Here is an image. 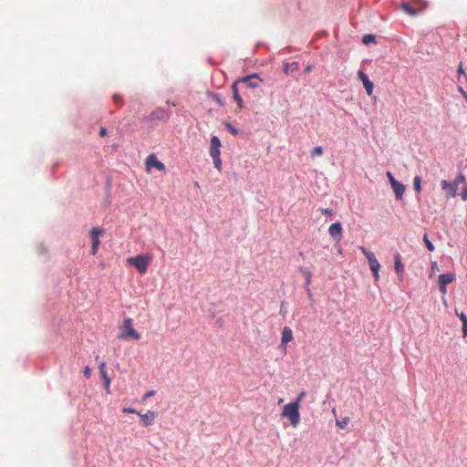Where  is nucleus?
<instances>
[{
  "label": "nucleus",
  "instance_id": "1",
  "mask_svg": "<svg viewBox=\"0 0 467 467\" xmlns=\"http://www.w3.org/2000/svg\"><path fill=\"white\" fill-rule=\"evenodd\" d=\"M466 182V178L462 173H459L453 182H448L446 180H442L441 182V189L445 192V196L447 199L453 198L457 195L458 186L461 183H464Z\"/></svg>",
  "mask_w": 467,
  "mask_h": 467
},
{
  "label": "nucleus",
  "instance_id": "2",
  "mask_svg": "<svg viewBox=\"0 0 467 467\" xmlns=\"http://www.w3.org/2000/svg\"><path fill=\"white\" fill-rule=\"evenodd\" d=\"M299 408L298 402H290L283 408L282 416L287 418L294 428H296L300 421Z\"/></svg>",
  "mask_w": 467,
  "mask_h": 467
},
{
  "label": "nucleus",
  "instance_id": "3",
  "mask_svg": "<svg viewBox=\"0 0 467 467\" xmlns=\"http://www.w3.org/2000/svg\"><path fill=\"white\" fill-rule=\"evenodd\" d=\"M119 338H120V339L133 338L135 340H139L140 338V335L133 328L131 318L128 317L123 320L122 326L120 327V334L119 335Z\"/></svg>",
  "mask_w": 467,
  "mask_h": 467
},
{
  "label": "nucleus",
  "instance_id": "4",
  "mask_svg": "<svg viewBox=\"0 0 467 467\" xmlns=\"http://www.w3.org/2000/svg\"><path fill=\"white\" fill-rule=\"evenodd\" d=\"M129 265L134 266L140 274H144L149 266L150 257L143 254H139L134 257L128 258Z\"/></svg>",
  "mask_w": 467,
  "mask_h": 467
},
{
  "label": "nucleus",
  "instance_id": "5",
  "mask_svg": "<svg viewBox=\"0 0 467 467\" xmlns=\"http://www.w3.org/2000/svg\"><path fill=\"white\" fill-rule=\"evenodd\" d=\"M359 249L363 253V254L367 257L368 264H369L370 270L372 271L376 281H378L379 279V271L380 268V265H379V261L375 257L374 254L372 252L367 250L364 246H360Z\"/></svg>",
  "mask_w": 467,
  "mask_h": 467
},
{
  "label": "nucleus",
  "instance_id": "6",
  "mask_svg": "<svg viewBox=\"0 0 467 467\" xmlns=\"http://www.w3.org/2000/svg\"><path fill=\"white\" fill-rule=\"evenodd\" d=\"M145 165L147 172H150L151 168H155L161 171H165V165L157 159L155 154H150L146 158Z\"/></svg>",
  "mask_w": 467,
  "mask_h": 467
},
{
  "label": "nucleus",
  "instance_id": "7",
  "mask_svg": "<svg viewBox=\"0 0 467 467\" xmlns=\"http://www.w3.org/2000/svg\"><path fill=\"white\" fill-rule=\"evenodd\" d=\"M104 234V230L100 228H92L90 231V237L92 240V248L91 253L93 255H95L98 252L100 241L99 239V235H102Z\"/></svg>",
  "mask_w": 467,
  "mask_h": 467
},
{
  "label": "nucleus",
  "instance_id": "8",
  "mask_svg": "<svg viewBox=\"0 0 467 467\" xmlns=\"http://www.w3.org/2000/svg\"><path fill=\"white\" fill-rule=\"evenodd\" d=\"M454 280V275L452 274H441L439 275V288L441 294L447 293L446 285L451 284Z\"/></svg>",
  "mask_w": 467,
  "mask_h": 467
},
{
  "label": "nucleus",
  "instance_id": "9",
  "mask_svg": "<svg viewBox=\"0 0 467 467\" xmlns=\"http://www.w3.org/2000/svg\"><path fill=\"white\" fill-rule=\"evenodd\" d=\"M138 415L141 419L142 425L144 427H148V426H150L154 422V420L157 417V412L152 411V410H148L144 414H141L140 412H139Z\"/></svg>",
  "mask_w": 467,
  "mask_h": 467
},
{
  "label": "nucleus",
  "instance_id": "10",
  "mask_svg": "<svg viewBox=\"0 0 467 467\" xmlns=\"http://www.w3.org/2000/svg\"><path fill=\"white\" fill-rule=\"evenodd\" d=\"M358 77L362 81L368 95L370 96L373 92L374 84L369 80L368 77L363 71H358Z\"/></svg>",
  "mask_w": 467,
  "mask_h": 467
},
{
  "label": "nucleus",
  "instance_id": "11",
  "mask_svg": "<svg viewBox=\"0 0 467 467\" xmlns=\"http://www.w3.org/2000/svg\"><path fill=\"white\" fill-rule=\"evenodd\" d=\"M328 234L333 239L339 241L341 239V235H342L341 223H332L328 228Z\"/></svg>",
  "mask_w": 467,
  "mask_h": 467
},
{
  "label": "nucleus",
  "instance_id": "12",
  "mask_svg": "<svg viewBox=\"0 0 467 467\" xmlns=\"http://www.w3.org/2000/svg\"><path fill=\"white\" fill-rule=\"evenodd\" d=\"M221 141L218 137L213 136L211 139L210 155L212 158L218 157L221 154L220 151Z\"/></svg>",
  "mask_w": 467,
  "mask_h": 467
},
{
  "label": "nucleus",
  "instance_id": "13",
  "mask_svg": "<svg viewBox=\"0 0 467 467\" xmlns=\"http://www.w3.org/2000/svg\"><path fill=\"white\" fill-rule=\"evenodd\" d=\"M239 83H244L247 88H256L259 85L258 76L257 75H250L242 78L237 79Z\"/></svg>",
  "mask_w": 467,
  "mask_h": 467
},
{
  "label": "nucleus",
  "instance_id": "14",
  "mask_svg": "<svg viewBox=\"0 0 467 467\" xmlns=\"http://www.w3.org/2000/svg\"><path fill=\"white\" fill-rule=\"evenodd\" d=\"M293 340V332L290 327H285L282 330L281 346L285 349L288 342Z\"/></svg>",
  "mask_w": 467,
  "mask_h": 467
},
{
  "label": "nucleus",
  "instance_id": "15",
  "mask_svg": "<svg viewBox=\"0 0 467 467\" xmlns=\"http://www.w3.org/2000/svg\"><path fill=\"white\" fill-rule=\"evenodd\" d=\"M301 273L303 274V275L305 276L306 278V282H305V288L309 296V297H312V293H311V290L309 288V285L311 284V278H312V274L311 272L306 269V268H302L301 270Z\"/></svg>",
  "mask_w": 467,
  "mask_h": 467
},
{
  "label": "nucleus",
  "instance_id": "16",
  "mask_svg": "<svg viewBox=\"0 0 467 467\" xmlns=\"http://www.w3.org/2000/svg\"><path fill=\"white\" fill-rule=\"evenodd\" d=\"M238 84H239V81H237V80L234 81L232 85V90H233V95H234V100L237 102L239 109H242L244 107V100L241 98V96L239 95V91H238V88H237Z\"/></svg>",
  "mask_w": 467,
  "mask_h": 467
},
{
  "label": "nucleus",
  "instance_id": "17",
  "mask_svg": "<svg viewBox=\"0 0 467 467\" xmlns=\"http://www.w3.org/2000/svg\"><path fill=\"white\" fill-rule=\"evenodd\" d=\"M391 187L395 192L396 198L400 200L405 192V186L400 182H393Z\"/></svg>",
  "mask_w": 467,
  "mask_h": 467
},
{
  "label": "nucleus",
  "instance_id": "18",
  "mask_svg": "<svg viewBox=\"0 0 467 467\" xmlns=\"http://www.w3.org/2000/svg\"><path fill=\"white\" fill-rule=\"evenodd\" d=\"M394 262H395V270H396L397 274L399 275H402L403 271H404V266L401 263L400 254L399 253H397L395 254Z\"/></svg>",
  "mask_w": 467,
  "mask_h": 467
},
{
  "label": "nucleus",
  "instance_id": "19",
  "mask_svg": "<svg viewBox=\"0 0 467 467\" xmlns=\"http://www.w3.org/2000/svg\"><path fill=\"white\" fill-rule=\"evenodd\" d=\"M402 10L410 16H416L418 11L410 3H403L401 5Z\"/></svg>",
  "mask_w": 467,
  "mask_h": 467
},
{
  "label": "nucleus",
  "instance_id": "20",
  "mask_svg": "<svg viewBox=\"0 0 467 467\" xmlns=\"http://www.w3.org/2000/svg\"><path fill=\"white\" fill-rule=\"evenodd\" d=\"M298 68V63L297 62H293L291 64L289 63H286L285 65V68H284V72L285 74H289V72H293L294 70H296Z\"/></svg>",
  "mask_w": 467,
  "mask_h": 467
},
{
  "label": "nucleus",
  "instance_id": "21",
  "mask_svg": "<svg viewBox=\"0 0 467 467\" xmlns=\"http://www.w3.org/2000/svg\"><path fill=\"white\" fill-rule=\"evenodd\" d=\"M112 99L118 108L122 107V105L124 103V99L120 94H118V93L113 94Z\"/></svg>",
  "mask_w": 467,
  "mask_h": 467
},
{
  "label": "nucleus",
  "instance_id": "22",
  "mask_svg": "<svg viewBox=\"0 0 467 467\" xmlns=\"http://www.w3.org/2000/svg\"><path fill=\"white\" fill-rule=\"evenodd\" d=\"M349 417H344L341 420H336V424L340 429H345L349 423Z\"/></svg>",
  "mask_w": 467,
  "mask_h": 467
},
{
  "label": "nucleus",
  "instance_id": "23",
  "mask_svg": "<svg viewBox=\"0 0 467 467\" xmlns=\"http://www.w3.org/2000/svg\"><path fill=\"white\" fill-rule=\"evenodd\" d=\"M413 188L417 192H420L421 191V178L420 176H416L413 181Z\"/></svg>",
  "mask_w": 467,
  "mask_h": 467
},
{
  "label": "nucleus",
  "instance_id": "24",
  "mask_svg": "<svg viewBox=\"0 0 467 467\" xmlns=\"http://www.w3.org/2000/svg\"><path fill=\"white\" fill-rule=\"evenodd\" d=\"M311 157L312 158H315V157H318V156H321L323 154V149L321 146H317L315 147L312 150H311Z\"/></svg>",
  "mask_w": 467,
  "mask_h": 467
},
{
  "label": "nucleus",
  "instance_id": "25",
  "mask_svg": "<svg viewBox=\"0 0 467 467\" xmlns=\"http://www.w3.org/2000/svg\"><path fill=\"white\" fill-rule=\"evenodd\" d=\"M423 241H424V243H425V244H426L427 249H428L429 251L432 252V251L434 250V245H433V244L429 240V237H428V235H427L426 234L423 235Z\"/></svg>",
  "mask_w": 467,
  "mask_h": 467
},
{
  "label": "nucleus",
  "instance_id": "26",
  "mask_svg": "<svg viewBox=\"0 0 467 467\" xmlns=\"http://www.w3.org/2000/svg\"><path fill=\"white\" fill-rule=\"evenodd\" d=\"M103 379V381H104V386H105V389L108 393L110 392L109 389H110V383H111V379L108 376V375H104V377H102Z\"/></svg>",
  "mask_w": 467,
  "mask_h": 467
},
{
  "label": "nucleus",
  "instance_id": "27",
  "mask_svg": "<svg viewBox=\"0 0 467 467\" xmlns=\"http://www.w3.org/2000/svg\"><path fill=\"white\" fill-rule=\"evenodd\" d=\"M371 42H375V36L374 35H365L363 36V43L368 45Z\"/></svg>",
  "mask_w": 467,
  "mask_h": 467
},
{
  "label": "nucleus",
  "instance_id": "28",
  "mask_svg": "<svg viewBox=\"0 0 467 467\" xmlns=\"http://www.w3.org/2000/svg\"><path fill=\"white\" fill-rule=\"evenodd\" d=\"M213 160L214 167H215L218 171H221V170H222V161H221L220 156H218V157H213Z\"/></svg>",
  "mask_w": 467,
  "mask_h": 467
},
{
  "label": "nucleus",
  "instance_id": "29",
  "mask_svg": "<svg viewBox=\"0 0 467 467\" xmlns=\"http://www.w3.org/2000/svg\"><path fill=\"white\" fill-rule=\"evenodd\" d=\"M99 372H100L101 377H104V375H108L107 371H106V363L105 362L102 361L99 364Z\"/></svg>",
  "mask_w": 467,
  "mask_h": 467
},
{
  "label": "nucleus",
  "instance_id": "30",
  "mask_svg": "<svg viewBox=\"0 0 467 467\" xmlns=\"http://www.w3.org/2000/svg\"><path fill=\"white\" fill-rule=\"evenodd\" d=\"M456 315L460 317V319L462 320V324L467 322V317L464 313H461L459 314L458 312H456Z\"/></svg>",
  "mask_w": 467,
  "mask_h": 467
},
{
  "label": "nucleus",
  "instance_id": "31",
  "mask_svg": "<svg viewBox=\"0 0 467 467\" xmlns=\"http://www.w3.org/2000/svg\"><path fill=\"white\" fill-rule=\"evenodd\" d=\"M83 373H84V376L87 378V379H89L90 378V375H91V370L89 368V367H86L83 370Z\"/></svg>",
  "mask_w": 467,
  "mask_h": 467
},
{
  "label": "nucleus",
  "instance_id": "32",
  "mask_svg": "<svg viewBox=\"0 0 467 467\" xmlns=\"http://www.w3.org/2000/svg\"><path fill=\"white\" fill-rule=\"evenodd\" d=\"M226 127L232 132V134L236 135L238 133L237 130L234 128L230 123H227Z\"/></svg>",
  "mask_w": 467,
  "mask_h": 467
},
{
  "label": "nucleus",
  "instance_id": "33",
  "mask_svg": "<svg viewBox=\"0 0 467 467\" xmlns=\"http://www.w3.org/2000/svg\"><path fill=\"white\" fill-rule=\"evenodd\" d=\"M387 177L389 178L391 185L393 184V182H398L397 180H395V178L393 177V175H392V173L390 171L387 172Z\"/></svg>",
  "mask_w": 467,
  "mask_h": 467
},
{
  "label": "nucleus",
  "instance_id": "34",
  "mask_svg": "<svg viewBox=\"0 0 467 467\" xmlns=\"http://www.w3.org/2000/svg\"><path fill=\"white\" fill-rule=\"evenodd\" d=\"M321 213L327 215H331L333 213V211L329 208H322Z\"/></svg>",
  "mask_w": 467,
  "mask_h": 467
},
{
  "label": "nucleus",
  "instance_id": "35",
  "mask_svg": "<svg viewBox=\"0 0 467 467\" xmlns=\"http://www.w3.org/2000/svg\"><path fill=\"white\" fill-rule=\"evenodd\" d=\"M123 412L124 413H136V414L139 413L136 410L131 409V408H124Z\"/></svg>",
  "mask_w": 467,
  "mask_h": 467
},
{
  "label": "nucleus",
  "instance_id": "36",
  "mask_svg": "<svg viewBox=\"0 0 467 467\" xmlns=\"http://www.w3.org/2000/svg\"><path fill=\"white\" fill-rule=\"evenodd\" d=\"M305 391H302L296 398V400L294 401V402H298V405L300 406V402L303 399V397L305 396Z\"/></svg>",
  "mask_w": 467,
  "mask_h": 467
},
{
  "label": "nucleus",
  "instance_id": "37",
  "mask_svg": "<svg viewBox=\"0 0 467 467\" xmlns=\"http://www.w3.org/2000/svg\"><path fill=\"white\" fill-rule=\"evenodd\" d=\"M155 394V391L154 390H150L148 391L144 396H143V400H147L148 398L153 396Z\"/></svg>",
  "mask_w": 467,
  "mask_h": 467
},
{
  "label": "nucleus",
  "instance_id": "38",
  "mask_svg": "<svg viewBox=\"0 0 467 467\" xmlns=\"http://www.w3.org/2000/svg\"><path fill=\"white\" fill-rule=\"evenodd\" d=\"M461 195H462V199L463 201L467 200V187H464V189L462 190Z\"/></svg>",
  "mask_w": 467,
  "mask_h": 467
},
{
  "label": "nucleus",
  "instance_id": "39",
  "mask_svg": "<svg viewBox=\"0 0 467 467\" xmlns=\"http://www.w3.org/2000/svg\"><path fill=\"white\" fill-rule=\"evenodd\" d=\"M462 334L464 337L467 336V322L462 324Z\"/></svg>",
  "mask_w": 467,
  "mask_h": 467
},
{
  "label": "nucleus",
  "instance_id": "40",
  "mask_svg": "<svg viewBox=\"0 0 467 467\" xmlns=\"http://www.w3.org/2000/svg\"><path fill=\"white\" fill-rule=\"evenodd\" d=\"M458 91L462 95V97L465 99V96H467V93L464 91V89L462 88V87L459 86L458 87Z\"/></svg>",
  "mask_w": 467,
  "mask_h": 467
},
{
  "label": "nucleus",
  "instance_id": "41",
  "mask_svg": "<svg viewBox=\"0 0 467 467\" xmlns=\"http://www.w3.org/2000/svg\"><path fill=\"white\" fill-rule=\"evenodd\" d=\"M99 135L101 137H105L107 135V130L105 128H101L99 130Z\"/></svg>",
  "mask_w": 467,
  "mask_h": 467
},
{
  "label": "nucleus",
  "instance_id": "42",
  "mask_svg": "<svg viewBox=\"0 0 467 467\" xmlns=\"http://www.w3.org/2000/svg\"><path fill=\"white\" fill-rule=\"evenodd\" d=\"M458 72H459L460 75H464L465 76V73H464V70L462 68V64H460V66H459Z\"/></svg>",
  "mask_w": 467,
  "mask_h": 467
},
{
  "label": "nucleus",
  "instance_id": "43",
  "mask_svg": "<svg viewBox=\"0 0 467 467\" xmlns=\"http://www.w3.org/2000/svg\"><path fill=\"white\" fill-rule=\"evenodd\" d=\"M312 68H313V67L311 65H308V66L306 67L305 72L308 73V72H310L312 70Z\"/></svg>",
  "mask_w": 467,
  "mask_h": 467
},
{
  "label": "nucleus",
  "instance_id": "44",
  "mask_svg": "<svg viewBox=\"0 0 467 467\" xmlns=\"http://www.w3.org/2000/svg\"><path fill=\"white\" fill-rule=\"evenodd\" d=\"M465 99H466V101H467V96H465Z\"/></svg>",
  "mask_w": 467,
  "mask_h": 467
}]
</instances>
